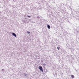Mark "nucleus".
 Instances as JSON below:
<instances>
[{"instance_id":"7ed1b4c3","label":"nucleus","mask_w":79,"mask_h":79,"mask_svg":"<svg viewBox=\"0 0 79 79\" xmlns=\"http://www.w3.org/2000/svg\"><path fill=\"white\" fill-rule=\"evenodd\" d=\"M47 27L49 29H50V25H48Z\"/></svg>"},{"instance_id":"0eeeda50","label":"nucleus","mask_w":79,"mask_h":79,"mask_svg":"<svg viewBox=\"0 0 79 79\" xmlns=\"http://www.w3.org/2000/svg\"><path fill=\"white\" fill-rule=\"evenodd\" d=\"M2 71H3V72L4 71V69H2Z\"/></svg>"},{"instance_id":"39448f33","label":"nucleus","mask_w":79,"mask_h":79,"mask_svg":"<svg viewBox=\"0 0 79 79\" xmlns=\"http://www.w3.org/2000/svg\"><path fill=\"white\" fill-rule=\"evenodd\" d=\"M60 47H57V49H58V50H60Z\"/></svg>"},{"instance_id":"f03ea898","label":"nucleus","mask_w":79,"mask_h":79,"mask_svg":"<svg viewBox=\"0 0 79 79\" xmlns=\"http://www.w3.org/2000/svg\"><path fill=\"white\" fill-rule=\"evenodd\" d=\"M12 35H13L14 36V37H16V34H15V33H12Z\"/></svg>"},{"instance_id":"423d86ee","label":"nucleus","mask_w":79,"mask_h":79,"mask_svg":"<svg viewBox=\"0 0 79 79\" xmlns=\"http://www.w3.org/2000/svg\"><path fill=\"white\" fill-rule=\"evenodd\" d=\"M27 33H28V34H30V32L27 31Z\"/></svg>"},{"instance_id":"f257e3e1","label":"nucleus","mask_w":79,"mask_h":79,"mask_svg":"<svg viewBox=\"0 0 79 79\" xmlns=\"http://www.w3.org/2000/svg\"><path fill=\"white\" fill-rule=\"evenodd\" d=\"M39 69H40V71H42V72L43 73V72H44V71H43V68H42V67L39 66Z\"/></svg>"},{"instance_id":"20e7f679","label":"nucleus","mask_w":79,"mask_h":79,"mask_svg":"<svg viewBox=\"0 0 79 79\" xmlns=\"http://www.w3.org/2000/svg\"><path fill=\"white\" fill-rule=\"evenodd\" d=\"M71 76L72 78H74V75H71Z\"/></svg>"},{"instance_id":"6e6552de","label":"nucleus","mask_w":79,"mask_h":79,"mask_svg":"<svg viewBox=\"0 0 79 79\" xmlns=\"http://www.w3.org/2000/svg\"><path fill=\"white\" fill-rule=\"evenodd\" d=\"M27 17H31V16L27 15Z\"/></svg>"}]
</instances>
